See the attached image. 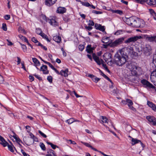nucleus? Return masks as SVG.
I'll return each mask as SVG.
<instances>
[{"mask_svg":"<svg viewBox=\"0 0 156 156\" xmlns=\"http://www.w3.org/2000/svg\"><path fill=\"white\" fill-rule=\"evenodd\" d=\"M29 78L31 81H33L34 80V77L32 76H29Z\"/></svg>","mask_w":156,"mask_h":156,"instance_id":"obj_63","label":"nucleus"},{"mask_svg":"<svg viewBox=\"0 0 156 156\" xmlns=\"http://www.w3.org/2000/svg\"><path fill=\"white\" fill-rule=\"evenodd\" d=\"M141 82L143 85L146 86V87H149L152 89L155 88V87L154 86L146 80L143 79L141 81Z\"/></svg>","mask_w":156,"mask_h":156,"instance_id":"obj_9","label":"nucleus"},{"mask_svg":"<svg viewBox=\"0 0 156 156\" xmlns=\"http://www.w3.org/2000/svg\"><path fill=\"white\" fill-rule=\"evenodd\" d=\"M94 48L91 47V45H88L86 48V51L89 53H91L93 52Z\"/></svg>","mask_w":156,"mask_h":156,"instance_id":"obj_23","label":"nucleus"},{"mask_svg":"<svg viewBox=\"0 0 156 156\" xmlns=\"http://www.w3.org/2000/svg\"><path fill=\"white\" fill-rule=\"evenodd\" d=\"M146 39L150 42L156 43V35L154 36H147L146 37Z\"/></svg>","mask_w":156,"mask_h":156,"instance_id":"obj_14","label":"nucleus"},{"mask_svg":"<svg viewBox=\"0 0 156 156\" xmlns=\"http://www.w3.org/2000/svg\"><path fill=\"white\" fill-rule=\"evenodd\" d=\"M21 152L24 156H30L28 154H26L23 149L21 150Z\"/></svg>","mask_w":156,"mask_h":156,"instance_id":"obj_56","label":"nucleus"},{"mask_svg":"<svg viewBox=\"0 0 156 156\" xmlns=\"http://www.w3.org/2000/svg\"><path fill=\"white\" fill-rule=\"evenodd\" d=\"M131 26L132 27H138L140 26L139 21L136 20L134 17H131Z\"/></svg>","mask_w":156,"mask_h":156,"instance_id":"obj_6","label":"nucleus"},{"mask_svg":"<svg viewBox=\"0 0 156 156\" xmlns=\"http://www.w3.org/2000/svg\"><path fill=\"white\" fill-rule=\"evenodd\" d=\"M48 153V154L46 155V156H53L55 155L54 151L51 149L49 150Z\"/></svg>","mask_w":156,"mask_h":156,"instance_id":"obj_28","label":"nucleus"},{"mask_svg":"<svg viewBox=\"0 0 156 156\" xmlns=\"http://www.w3.org/2000/svg\"><path fill=\"white\" fill-rule=\"evenodd\" d=\"M146 119L152 124L154 126L156 124V119L153 116H146Z\"/></svg>","mask_w":156,"mask_h":156,"instance_id":"obj_10","label":"nucleus"},{"mask_svg":"<svg viewBox=\"0 0 156 156\" xmlns=\"http://www.w3.org/2000/svg\"><path fill=\"white\" fill-rule=\"evenodd\" d=\"M66 9L64 8L61 7H58L56 10V12L58 13H63L66 11Z\"/></svg>","mask_w":156,"mask_h":156,"instance_id":"obj_21","label":"nucleus"},{"mask_svg":"<svg viewBox=\"0 0 156 156\" xmlns=\"http://www.w3.org/2000/svg\"><path fill=\"white\" fill-rule=\"evenodd\" d=\"M85 28L87 30H90L92 29V27H91L89 26H85Z\"/></svg>","mask_w":156,"mask_h":156,"instance_id":"obj_58","label":"nucleus"},{"mask_svg":"<svg viewBox=\"0 0 156 156\" xmlns=\"http://www.w3.org/2000/svg\"><path fill=\"white\" fill-rule=\"evenodd\" d=\"M92 80L94 82L97 83L100 80V79L94 76Z\"/></svg>","mask_w":156,"mask_h":156,"instance_id":"obj_46","label":"nucleus"},{"mask_svg":"<svg viewBox=\"0 0 156 156\" xmlns=\"http://www.w3.org/2000/svg\"><path fill=\"white\" fill-rule=\"evenodd\" d=\"M47 143L48 144L50 145L51 147L54 149H55L56 147H57L56 145L53 144L51 142H48Z\"/></svg>","mask_w":156,"mask_h":156,"instance_id":"obj_41","label":"nucleus"},{"mask_svg":"<svg viewBox=\"0 0 156 156\" xmlns=\"http://www.w3.org/2000/svg\"><path fill=\"white\" fill-rule=\"evenodd\" d=\"M4 18L5 20H8L10 19V15H6L4 16Z\"/></svg>","mask_w":156,"mask_h":156,"instance_id":"obj_60","label":"nucleus"},{"mask_svg":"<svg viewBox=\"0 0 156 156\" xmlns=\"http://www.w3.org/2000/svg\"><path fill=\"white\" fill-rule=\"evenodd\" d=\"M41 36L43 38L46 39V40L48 42H50V40L48 38V37L47 35L45 34L44 33H42L41 34Z\"/></svg>","mask_w":156,"mask_h":156,"instance_id":"obj_32","label":"nucleus"},{"mask_svg":"<svg viewBox=\"0 0 156 156\" xmlns=\"http://www.w3.org/2000/svg\"><path fill=\"white\" fill-rule=\"evenodd\" d=\"M112 12L114 13H117L120 15H121L122 14V12L120 10H112Z\"/></svg>","mask_w":156,"mask_h":156,"instance_id":"obj_33","label":"nucleus"},{"mask_svg":"<svg viewBox=\"0 0 156 156\" xmlns=\"http://www.w3.org/2000/svg\"><path fill=\"white\" fill-rule=\"evenodd\" d=\"M36 32L37 34L40 35H41V34L43 33L41 29L39 28L36 29Z\"/></svg>","mask_w":156,"mask_h":156,"instance_id":"obj_35","label":"nucleus"},{"mask_svg":"<svg viewBox=\"0 0 156 156\" xmlns=\"http://www.w3.org/2000/svg\"><path fill=\"white\" fill-rule=\"evenodd\" d=\"M93 57L94 60L98 65H100L101 64H102L103 66L105 69V70L108 72H110L108 68L106 65L103 63L104 62L102 59H99V57L96 56L95 54L94 53L93 54Z\"/></svg>","mask_w":156,"mask_h":156,"instance_id":"obj_4","label":"nucleus"},{"mask_svg":"<svg viewBox=\"0 0 156 156\" xmlns=\"http://www.w3.org/2000/svg\"><path fill=\"white\" fill-rule=\"evenodd\" d=\"M17 64L18 65L20 64V62H21V59L19 57H17Z\"/></svg>","mask_w":156,"mask_h":156,"instance_id":"obj_62","label":"nucleus"},{"mask_svg":"<svg viewBox=\"0 0 156 156\" xmlns=\"http://www.w3.org/2000/svg\"><path fill=\"white\" fill-rule=\"evenodd\" d=\"M68 69H66L65 70H61L60 71V75L64 76L65 77H67L68 76Z\"/></svg>","mask_w":156,"mask_h":156,"instance_id":"obj_24","label":"nucleus"},{"mask_svg":"<svg viewBox=\"0 0 156 156\" xmlns=\"http://www.w3.org/2000/svg\"><path fill=\"white\" fill-rule=\"evenodd\" d=\"M92 13L97 14H101L102 13V12L100 11H98L95 10H93L92 11Z\"/></svg>","mask_w":156,"mask_h":156,"instance_id":"obj_55","label":"nucleus"},{"mask_svg":"<svg viewBox=\"0 0 156 156\" xmlns=\"http://www.w3.org/2000/svg\"><path fill=\"white\" fill-rule=\"evenodd\" d=\"M81 4L85 6L86 7H89L90 6V5L87 2H81Z\"/></svg>","mask_w":156,"mask_h":156,"instance_id":"obj_42","label":"nucleus"},{"mask_svg":"<svg viewBox=\"0 0 156 156\" xmlns=\"http://www.w3.org/2000/svg\"><path fill=\"white\" fill-rule=\"evenodd\" d=\"M94 27L97 30H100L104 32L105 30V28L104 26H102L100 24H98L95 23V24Z\"/></svg>","mask_w":156,"mask_h":156,"instance_id":"obj_17","label":"nucleus"},{"mask_svg":"<svg viewBox=\"0 0 156 156\" xmlns=\"http://www.w3.org/2000/svg\"><path fill=\"white\" fill-rule=\"evenodd\" d=\"M18 31L20 33H23L24 34H26L27 33L26 31L23 29L21 26H20L18 29Z\"/></svg>","mask_w":156,"mask_h":156,"instance_id":"obj_29","label":"nucleus"},{"mask_svg":"<svg viewBox=\"0 0 156 156\" xmlns=\"http://www.w3.org/2000/svg\"><path fill=\"white\" fill-rule=\"evenodd\" d=\"M48 65L53 69L55 68L54 66L50 62L48 63Z\"/></svg>","mask_w":156,"mask_h":156,"instance_id":"obj_64","label":"nucleus"},{"mask_svg":"<svg viewBox=\"0 0 156 156\" xmlns=\"http://www.w3.org/2000/svg\"><path fill=\"white\" fill-rule=\"evenodd\" d=\"M81 142L85 146H87V147H89L91 148V147H92V146L91 145H90V144H89L88 143H85V142Z\"/></svg>","mask_w":156,"mask_h":156,"instance_id":"obj_52","label":"nucleus"},{"mask_svg":"<svg viewBox=\"0 0 156 156\" xmlns=\"http://www.w3.org/2000/svg\"><path fill=\"white\" fill-rule=\"evenodd\" d=\"M123 30H119L116 31L115 33V34L116 35H118L122 34Z\"/></svg>","mask_w":156,"mask_h":156,"instance_id":"obj_37","label":"nucleus"},{"mask_svg":"<svg viewBox=\"0 0 156 156\" xmlns=\"http://www.w3.org/2000/svg\"><path fill=\"white\" fill-rule=\"evenodd\" d=\"M126 66V68L129 69L133 76L140 75L142 73V70L141 68L136 66L133 63H127Z\"/></svg>","mask_w":156,"mask_h":156,"instance_id":"obj_1","label":"nucleus"},{"mask_svg":"<svg viewBox=\"0 0 156 156\" xmlns=\"http://www.w3.org/2000/svg\"><path fill=\"white\" fill-rule=\"evenodd\" d=\"M40 70L43 72L44 74H47L49 73V71L48 70L47 66L42 65L41 67Z\"/></svg>","mask_w":156,"mask_h":156,"instance_id":"obj_13","label":"nucleus"},{"mask_svg":"<svg viewBox=\"0 0 156 156\" xmlns=\"http://www.w3.org/2000/svg\"><path fill=\"white\" fill-rule=\"evenodd\" d=\"M109 40V38L108 37H104L102 39V42L104 43L107 44Z\"/></svg>","mask_w":156,"mask_h":156,"instance_id":"obj_27","label":"nucleus"},{"mask_svg":"<svg viewBox=\"0 0 156 156\" xmlns=\"http://www.w3.org/2000/svg\"><path fill=\"white\" fill-rule=\"evenodd\" d=\"M88 25L89 26H93L94 25V23L93 21L89 20Z\"/></svg>","mask_w":156,"mask_h":156,"instance_id":"obj_54","label":"nucleus"},{"mask_svg":"<svg viewBox=\"0 0 156 156\" xmlns=\"http://www.w3.org/2000/svg\"><path fill=\"white\" fill-rule=\"evenodd\" d=\"M107 86L106 84H105L104 86L102 87V89L104 91H107Z\"/></svg>","mask_w":156,"mask_h":156,"instance_id":"obj_53","label":"nucleus"},{"mask_svg":"<svg viewBox=\"0 0 156 156\" xmlns=\"http://www.w3.org/2000/svg\"><path fill=\"white\" fill-rule=\"evenodd\" d=\"M0 144L3 145L4 147H5L7 145L8 150H10V145L5 140L3 137L1 136H0Z\"/></svg>","mask_w":156,"mask_h":156,"instance_id":"obj_12","label":"nucleus"},{"mask_svg":"<svg viewBox=\"0 0 156 156\" xmlns=\"http://www.w3.org/2000/svg\"><path fill=\"white\" fill-rule=\"evenodd\" d=\"M43 17L45 19L46 21L48 22L51 25L55 27L58 26V23L56 21L55 17H53L51 19H48V20H47L46 17L45 16H43Z\"/></svg>","mask_w":156,"mask_h":156,"instance_id":"obj_5","label":"nucleus"},{"mask_svg":"<svg viewBox=\"0 0 156 156\" xmlns=\"http://www.w3.org/2000/svg\"><path fill=\"white\" fill-rule=\"evenodd\" d=\"M53 40L58 43H59L61 41V37L59 36H55L53 38Z\"/></svg>","mask_w":156,"mask_h":156,"instance_id":"obj_26","label":"nucleus"},{"mask_svg":"<svg viewBox=\"0 0 156 156\" xmlns=\"http://www.w3.org/2000/svg\"><path fill=\"white\" fill-rule=\"evenodd\" d=\"M149 11L150 13L153 15L154 14H155V12H154V10L152 9H149Z\"/></svg>","mask_w":156,"mask_h":156,"instance_id":"obj_61","label":"nucleus"},{"mask_svg":"<svg viewBox=\"0 0 156 156\" xmlns=\"http://www.w3.org/2000/svg\"><path fill=\"white\" fill-rule=\"evenodd\" d=\"M57 0H45V4L47 6H50L54 4Z\"/></svg>","mask_w":156,"mask_h":156,"instance_id":"obj_15","label":"nucleus"},{"mask_svg":"<svg viewBox=\"0 0 156 156\" xmlns=\"http://www.w3.org/2000/svg\"><path fill=\"white\" fill-rule=\"evenodd\" d=\"M36 45L38 46H40L41 48H43L45 50H47V48L45 46H44L43 45L41 44L40 42H38V44H36Z\"/></svg>","mask_w":156,"mask_h":156,"instance_id":"obj_43","label":"nucleus"},{"mask_svg":"<svg viewBox=\"0 0 156 156\" xmlns=\"http://www.w3.org/2000/svg\"><path fill=\"white\" fill-rule=\"evenodd\" d=\"M126 62V58L120 55L118 53L115 54L114 56V62L116 65L122 66Z\"/></svg>","mask_w":156,"mask_h":156,"instance_id":"obj_2","label":"nucleus"},{"mask_svg":"<svg viewBox=\"0 0 156 156\" xmlns=\"http://www.w3.org/2000/svg\"><path fill=\"white\" fill-rule=\"evenodd\" d=\"M147 104L153 111L155 112H156V106L152 102L148 101H147Z\"/></svg>","mask_w":156,"mask_h":156,"instance_id":"obj_20","label":"nucleus"},{"mask_svg":"<svg viewBox=\"0 0 156 156\" xmlns=\"http://www.w3.org/2000/svg\"><path fill=\"white\" fill-rule=\"evenodd\" d=\"M142 38V37L140 36H135L133 37H131L129 38L128 39L125 41V43H129L132 42H135L137 40Z\"/></svg>","mask_w":156,"mask_h":156,"instance_id":"obj_7","label":"nucleus"},{"mask_svg":"<svg viewBox=\"0 0 156 156\" xmlns=\"http://www.w3.org/2000/svg\"><path fill=\"white\" fill-rule=\"evenodd\" d=\"M147 0H135V1L137 3L140 4H143Z\"/></svg>","mask_w":156,"mask_h":156,"instance_id":"obj_44","label":"nucleus"},{"mask_svg":"<svg viewBox=\"0 0 156 156\" xmlns=\"http://www.w3.org/2000/svg\"><path fill=\"white\" fill-rule=\"evenodd\" d=\"M61 50L62 51V53H63V56L65 57L66 56V53L65 52V51L64 50V49L63 48H61Z\"/></svg>","mask_w":156,"mask_h":156,"instance_id":"obj_57","label":"nucleus"},{"mask_svg":"<svg viewBox=\"0 0 156 156\" xmlns=\"http://www.w3.org/2000/svg\"><path fill=\"white\" fill-rule=\"evenodd\" d=\"M146 1L148 5L156 6V0H147Z\"/></svg>","mask_w":156,"mask_h":156,"instance_id":"obj_22","label":"nucleus"},{"mask_svg":"<svg viewBox=\"0 0 156 156\" xmlns=\"http://www.w3.org/2000/svg\"><path fill=\"white\" fill-rule=\"evenodd\" d=\"M125 22L127 24L131 26V17L126 18Z\"/></svg>","mask_w":156,"mask_h":156,"instance_id":"obj_34","label":"nucleus"},{"mask_svg":"<svg viewBox=\"0 0 156 156\" xmlns=\"http://www.w3.org/2000/svg\"><path fill=\"white\" fill-rule=\"evenodd\" d=\"M2 29H3V30L4 31H6L7 30V27L6 24L4 23H3L2 24Z\"/></svg>","mask_w":156,"mask_h":156,"instance_id":"obj_50","label":"nucleus"},{"mask_svg":"<svg viewBox=\"0 0 156 156\" xmlns=\"http://www.w3.org/2000/svg\"><path fill=\"white\" fill-rule=\"evenodd\" d=\"M47 80L50 83H52V78L51 76H48L47 78Z\"/></svg>","mask_w":156,"mask_h":156,"instance_id":"obj_48","label":"nucleus"},{"mask_svg":"<svg viewBox=\"0 0 156 156\" xmlns=\"http://www.w3.org/2000/svg\"><path fill=\"white\" fill-rule=\"evenodd\" d=\"M132 141V145H134L135 144H136L137 143H140L141 145L143 147H144V145L141 142V141L138 140L137 139H136L132 138V139L131 140Z\"/></svg>","mask_w":156,"mask_h":156,"instance_id":"obj_18","label":"nucleus"},{"mask_svg":"<svg viewBox=\"0 0 156 156\" xmlns=\"http://www.w3.org/2000/svg\"><path fill=\"white\" fill-rule=\"evenodd\" d=\"M21 64L22 66V68L24 70L26 71V69L25 66L24 62H23L21 63Z\"/></svg>","mask_w":156,"mask_h":156,"instance_id":"obj_59","label":"nucleus"},{"mask_svg":"<svg viewBox=\"0 0 156 156\" xmlns=\"http://www.w3.org/2000/svg\"><path fill=\"white\" fill-rule=\"evenodd\" d=\"M126 102L127 104H128V105L129 108L133 110H134L135 108L132 106L133 102L130 99H126Z\"/></svg>","mask_w":156,"mask_h":156,"instance_id":"obj_19","label":"nucleus"},{"mask_svg":"<svg viewBox=\"0 0 156 156\" xmlns=\"http://www.w3.org/2000/svg\"><path fill=\"white\" fill-rule=\"evenodd\" d=\"M151 50V47L149 44H146L144 46L141 44L136 48V50L139 52L143 51L144 54L146 55H150Z\"/></svg>","mask_w":156,"mask_h":156,"instance_id":"obj_3","label":"nucleus"},{"mask_svg":"<svg viewBox=\"0 0 156 156\" xmlns=\"http://www.w3.org/2000/svg\"><path fill=\"white\" fill-rule=\"evenodd\" d=\"M40 146L41 149L43 151H45L46 150V147L45 145L43 143H40Z\"/></svg>","mask_w":156,"mask_h":156,"instance_id":"obj_40","label":"nucleus"},{"mask_svg":"<svg viewBox=\"0 0 156 156\" xmlns=\"http://www.w3.org/2000/svg\"><path fill=\"white\" fill-rule=\"evenodd\" d=\"M74 122H75V120L72 118L69 119L66 121V122L69 124H71Z\"/></svg>","mask_w":156,"mask_h":156,"instance_id":"obj_36","label":"nucleus"},{"mask_svg":"<svg viewBox=\"0 0 156 156\" xmlns=\"http://www.w3.org/2000/svg\"><path fill=\"white\" fill-rule=\"evenodd\" d=\"M38 133L43 137L44 138H46L47 137L46 135L43 133L41 131L39 130L38 131Z\"/></svg>","mask_w":156,"mask_h":156,"instance_id":"obj_47","label":"nucleus"},{"mask_svg":"<svg viewBox=\"0 0 156 156\" xmlns=\"http://www.w3.org/2000/svg\"><path fill=\"white\" fill-rule=\"evenodd\" d=\"M32 41L35 43H37L38 44V42H39L37 40L36 38L34 37H33L31 38Z\"/></svg>","mask_w":156,"mask_h":156,"instance_id":"obj_49","label":"nucleus"},{"mask_svg":"<svg viewBox=\"0 0 156 156\" xmlns=\"http://www.w3.org/2000/svg\"><path fill=\"white\" fill-rule=\"evenodd\" d=\"M101 75L105 78H106L108 80H109V81H110V82H111L112 83V81L106 75L104 74L102 72H101Z\"/></svg>","mask_w":156,"mask_h":156,"instance_id":"obj_39","label":"nucleus"},{"mask_svg":"<svg viewBox=\"0 0 156 156\" xmlns=\"http://www.w3.org/2000/svg\"><path fill=\"white\" fill-rule=\"evenodd\" d=\"M79 50L81 51H82L84 48V46L83 45L80 44L79 46Z\"/></svg>","mask_w":156,"mask_h":156,"instance_id":"obj_45","label":"nucleus"},{"mask_svg":"<svg viewBox=\"0 0 156 156\" xmlns=\"http://www.w3.org/2000/svg\"><path fill=\"white\" fill-rule=\"evenodd\" d=\"M33 62L34 63V65L35 66H39L40 65V63L39 61L35 58H32Z\"/></svg>","mask_w":156,"mask_h":156,"instance_id":"obj_25","label":"nucleus"},{"mask_svg":"<svg viewBox=\"0 0 156 156\" xmlns=\"http://www.w3.org/2000/svg\"><path fill=\"white\" fill-rule=\"evenodd\" d=\"M20 44L21 46V48H22L23 52H26L27 51L26 46L25 45L22 44L21 43H20Z\"/></svg>","mask_w":156,"mask_h":156,"instance_id":"obj_38","label":"nucleus"},{"mask_svg":"<svg viewBox=\"0 0 156 156\" xmlns=\"http://www.w3.org/2000/svg\"><path fill=\"white\" fill-rule=\"evenodd\" d=\"M101 119H102V121L103 123H107L108 122V119L105 117L103 116H101Z\"/></svg>","mask_w":156,"mask_h":156,"instance_id":"obj_30","label":"nucleus"},{"mask_svg":"<svg viewBox=\"0 0 156 156\" xmlns=\"http://www.w3.org/2000/svg\"><path fill=\"white\" fill-rule=\"evenodd\" d=\"M117 89L116 88H115L114 89H113V90H111V92H110V93H111V94H115V93H117V91H116Z\"/></svg>","mask_w":156,"mask_h":156,"instance_id":"obj_51","label":"nucleus"},{"mask_svg":"<svg viewBox=\"0 0 156 156\" xmlns=\"http://www.w3.org/2000/svg\"><path fill=\"white\" fill-rule=\"evenodd\" d=\"M151 81L156 86V72L155 70L153 71L151 73L150 76Z\"/></svg>","mask_w":156,"mask_h":156,"instance_id":"obj_11","label":"nucleus"},{"mask_svg":"<svg viewBox=\"0 0 156 156\" xmlns=\"http://www.w3.org/2000/svg\"><path fill=\"white\" fill-rule=\"evenodd\" d=\"M18 37L20 39L26 42L28 41L25 37L23 36L21 34L19 35Z\"/></svg>","mask_w":156,"mask_h":156,"instance_id":"obj_31","label":"nucleus"},{"mask_svg":"<svg viewBox=\"0 0 156 156\" xmlns=\"http://www.w3.org/2000/svg\"><path fill=\"white\" fill-rule=\"evenodd\" d=\"M10 136L13 137L15 139V140H14L13 139H12L10 137V139L13 141H17L20 142L21 140L18 137V136L15 134V133L13 131H12L11 132H10Z\"/></svg>","mask_w":156,"mask_h":156,"instance_id":"obj_16","label":"nucleus"},{"mask_svg":"<svg viewBox=\"0 0 156 156\" xmlns=\"http://www.w3.org/2000/svg\"><path fill=\"white\" fill-rule=\"evenodd\" d=\"M124 40V38L123 37L120 38L112 43L111 45V46L112 47L116 46L118 45L122 44Z\"/></svg>","mask_w":156,"mask_h":156,"instance_id":"obj_8","label":"nucleus"}]
</instances>
